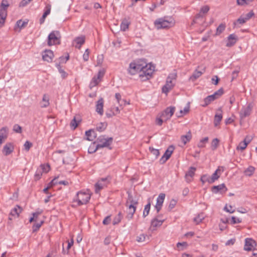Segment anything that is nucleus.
<instances>
[{"mask_svg":"<svg viewBox=\"0 0 257 257\" xmlns=\"http://www.w3.org/2000/svg\"><path fill=\"white\" fill-rule=\"evenodd\" d=\"M177 77L176 73L170 74L167 78L166 84L162 87V92L167 94L174 87Z\"/></svg>","mask_w":257,"mask_h":257,"instance_id":"39448f33","label":"nucleus"},{"mask_svg":"<svg viewBox=\"0 0 257 257\" xmlns=\"http://www.w3.org/2000/svg\"><path fill=\"white\" fill-rule=\"evenodd\" d=\"M51 12V6L50 5H47L45 7V12L42 17V18L40 19V24H42L45 22V19L46 17L50 14Z\"/></svg>","mask_w":257,"mask_h":257,"instance_id":"b1692460","label":"nucleus"},{"mask_svg":"<svg viewBox=\"0 0 257 257\" xmlns=\"http://www.w3.org/2000/svg\"><path fill=\"white\" fill-rule=\"evenodd\" d=\"M224 210L230 213H232L234 212V210L232 209V207L231 205L227 206L226 205L224 207Z\"/></svg>","mask_w":257,"mask_h":257,"instance_id":"680f3d73","label":"nucleus"},{"mask_svg":"<svg viewBox=\"0 0 257 257\" xmlns=\"http://www.w3.org/2000/svg\"><path fill=\"white\" fill-rule=\"evenodd\" d=\"M44 223V221L41 220L40 222L35 223L33 225L32 227L33 231L36 232L37 231L39 228L41 227L43 223Z\"/></svg>","mask_w":257,"mask_h":257,"instance_id":"de8ad7c7","label":"nucleus"},{"mask_svg":"<svg viewBox=\"0 0 257 257\" xmlns=\"http://www.w3.org/2000/svg\"><path fill=\"white\" fill-rule=\"evenodd\" d=\"M174 150V148L173 146H170L167 150L166 151L165 153L163 155V156L160 159V163L161 164H164L171 157L173 151Z\"/></svg>","mask_w":257,"mask_h":257,"instance_id":"9d476101","label":"nucleus"},{"mask_svg":"<svg viewBox=\"0 0 257 257\" xmlns=\"http://www.w3.org/2000/svg\"><path fill=\"white\" fill-rule=\"evenodd\" d=\"M109 183L108 178H103L99 180L95 185V192L99 193L100 190L106 186Z\"/></svg>","mask_w":257,"mask_h":257,"instance_id":"0eeeda50","label":"nucleus"},{"mask_svg":"<svg viewBox=\"0 0 257 257\" xmlns=\"http://www.w3.org/2000/svg\"><path fill=\"white\" fill-rule=\"evenodd\" d=\"M210 178L208 175H203L201 176L200 180L203 184H204L205 182H208L209 184H212L211 182Z\"/></svg>","mask_w":257,"mask_h":257,"instance_id":"a18cd8bd","label":"nucleus"},{"mask_svg":"<svg viewBox=\"0 0 257 257\" xmlns=\"http://www.w3.org/2000/svg\"><path fill=\"white\" fill-rule=\"evenodd\" d=\"M130 25V23L126 19H124L121 23L120 28V30L122 31H125L128 28Z\"/></svg>","mask_w":257,"mask_h":257,"instance_id":"c756f323","label":"nucleus"},{"mask_svg":"<svg viewBox=\"0 0 257 257\" xmlns=\"http://www.w3.org/2000/svg\"><path fill=\"white\" fill-rule=\"evenodd\" d=\"M107 126V123L105 122H100L96 127V130L99 132L104 131Z\"/></svg>","mask_w":257,"mask_h":257,"instance_id":"f704fd0d","label":"nucleus"},{"mask_svg":"<svg viewBox=\"0 0 257 257\" xmlns=\"http://www.w3.org/2000/svg\"><path fill=\"white\" fill-rule=\"evenodd\" d=\"M112 141L113 139L111 137L105 138L104 136H100L97 140L98 144L96 146L95 149L91 151V147H90L89 149H88V152L89 153L92 154L95 152L99 148L105 147L109 148V149H111V148L109 147V146L112 144Z\"/></svg>","mask_w":257,"mask_h":257,"instance_id":"7ed1b4c3","label":"nucleus"},{"mask_svg":"<svg viewBox=\"0 0 257 257\" xmlns=\"http://www.w3.org/2000/svg\"><path fill=\"white\" fill-rule=\"evenodd\" d=\"M252 1V0H237V3L238 5L243 6L248 4Z\"/></svg>","mask_w":257,"mask_h":257,"instance_id":"bf43d9fd","label":"nucleus"},{"mask_svg":"<svg viewBox=\"0 0 257 257\" xmlns=\"http://www.w3.org/2000/svg\"><path fill=\"white\" fill-rule=\"evenodd\" d=\"M24 146L25 149L26 151H28L30 150V148L32 146V144L31 142H30L29 141H27L25 142V143L24 144Z\"/></svg>","mask_w":257,"mask_h":257,"instance_id":"0e129e2a","label":"nucleus"},{"mask_svg":"<svg viewBox=\"0 0 257 257\" xmlns=\"http://www.w3.org/2000/svg\"><path fill=\"white\" fill-rule=\"evenodd\" d=\"M122 216L121 212H119L118 213V214L116 216H115L114 217V218H113V220L112 221L113 224L116 225V224H117L118 223H119L120 222V221L122 219Z\"/></svg>","mask_w":257,"mask_h":257,"instance_id":"a19ab883","label":"nucleus"},{"mask_svg":"<svg viewBox=\"0 0 257 257\" xmlns=\"http://www.w3.org/2000/svg\"><path fill=\"white\" fill-rule=\"evenodd\" d=\"M226 26L224 24H221L216 29L215 35H219L225 30Z\"/></svg>","mask_w":257,"mask_h":257,"instance_id":"4c0bfd02","label":"nucleus"},{"mask_svg":"<svg viewBox=\"0 0 257 257\" xmlns=\"http://www.w3.org/2000/svg\"><path fill=\"white\" fill-rule=\"evenodd\" d=\"M215 100L214 97L213 95H210L207 96L206 98L204 99L203 102L204 103L202 104L203 107H205L207 106L209 104H210L212 101Z\"/></svg>","mask_w":257,"mask_h":257,"instance_id":"7c9ffc66","label":"nucleus"},{"mask_svg":"<svg viewBox=\"0 0 257 257\" xmlns=\"http://www.w3.org/2000/svg\"><path fill=\"white\" fill-rule=\"evenodd\" d=\"M7 16V9L0 8V18H2V24H4Z\"/></svg>","mask_w":257,"mask_h":257,"instance_id":"2f4dec72","label":"nucleus"},{"mask_svg":"<svg viewBox=\"0 0 257 257\" xmlns=\"http://www.w3.org/2000/svg\"><path fill=\"white\" fill-rule=\"evenodd\" d=\"M246 22V21L245 19L244 18V17L241 16L240 18H239L236 22H234V25L235 26H236L238 23H239V24H243L245 23Z\"/></svg>","mask_w":257,"mask_h":257,"instance_id":"6e6d98bb","label":"nucleus"},{"mask_svg":"<svg viewBox=\"0 0 257 257\" xmlns=\"http://www.w3.org/2000/svg\"><path fill=\"white\" fill-rule=\"evenodd\" d=\"M14 150V147L12 143H7L3 147L2 153L5 156L10 155Z\"/></svg>","mask_w":257,"mask_h":257,"instance_id":"ddd939ff","label":"nucleus"},{"mask_svg":"<svg viewBox=\"0 0 257 257\" xmlns=\"http://www.w3.org/2000/svg\"><path fill=\"white\" fill-rule=\"evenodd\" d=\"M150 150L151 153L155 156L156 158H157L159 156L160 153L159 150L150 147Z\"/></svg>","mask_w":257,"mask_h":257,"instance_id":"13d9d810","label":"nucleus"},{"mask_svg":"<svg viewBox=\"0 0 257 257\" xmlns=\"http://www.w3.org/2000/svg\"><path fill=\"white\" fill-rule=\"evenodd\" d=\"M155 69V67L149 64H141L139 62H131L127 69L128 73L134 75L139 73V77L142 81H146L149 79Z\"/></svg>","mask_w":257,"mask_h":257,"instance_id":"f257e3e1","label":"nucleus"},{"mask_svg":"<svg viewBox=\"0 0 257 257\" xmlns=\"http://www.w3.org/2000/svg\"><path fill=\"white\" fill-rule=\"evenodd\" d=\"M99 82H100V80L99 79H98V78H96V77L95 76H94L92 78V79L90 83V84H89L90 88H92L95 87L99 83Z\"/></svg>","mask_w":257,"mask_h":257,"instance_id":"ea45409f","label":"nucleus"},{"mask_svg":"<svg viewBox=\"0 0 257 257\" xmlns=\"http://www.w3.org/2000/svg\"><path fill=\"white\" fill-rule=\"evenodd\" d=\"M202 74V72L196 70L190 77V79L192 81H195L196 79L200 77Z\"/></svg>","mask_w":257,"mask_h":257,"instance_id":"473e14b6","label":"nucleus"},{"mask_svg":"<svg viewBox=\"0 0 257 257\" xmlns=\"http://www.w3.org/2000/svg\"><path fill=\"white\" fill-rule=\"evenodd\" d=\"M85 37L84 36L76 37L73 41V45L77 48L80 49L81 46L85 43Z\"/></svg>","mask_w":257,"mask_h":257,"instance_id":"dca6fc26","label":"nucleus"},{"mask_svg":"<svg viewBox=\"0 0 257 257\" xmlns=\"http://www.w3.org/2000/svg\"><path fill=\"white\" fill-rule=\"evenodd\" d=\"M78 125V123L76 120L75 117H74L70 123V126L73 130L75 129Z\"/></svg>","mask_w":257,"mask_h":257,"instance_id":"69168bd1","label":"nucleus"},{"mask_svg":"<svg viewBox=\"0 0 257 257\" xmlns=\"http://www.w3.org/2000/svg\"><path fill=\"white\" fill-rule=\"evenodd\" d=\"M165 198V194L164 193H160L157 199V202L155 205V209L158 213L161 209L163 203Z\"/></svg>","mask_w":257,"mask_h":257,"instance_id":"f8f14e48","label":"nucleus"},{"mask_svg":"<svg viewBox=\"0 0 257 257\" xmlns=\"http://www.w3.org/2000/svg\"><path fill=\"white\" fill-rule=\"evenodd\" d=\"M196 169L195 167H191L188 171L186 173V177L187 178L188 177L192 178L195 174V172Z\"/></svg>","mask_w":257,"mask_h":257,"instance_id":"37998d69","label":"nucleus"},{"mask_svg":"<svg viewBox=\"0 0 257 257\" xmlns=\"http://www.w3.org/2000/svg\"><path fill=\"white\" fill-rule=\"evenodd\" d=\"M54 57L53 52L50 50H45L42 54L43 59L44 61L48 62L52 61L53 57Z\"/></svg>","mask_w":257,"mask_h":257,"instance_id":"f3484780","label":"nucleus"},{"mask_svg":"<svg viewBox=\"0 0 257 257\" xmlns=\"http://www.w3.org/2000/svg\"><path fill=\"white\" fill-rule=\"evenodd\" d=\"M42 174H43V172H42V171L41 170V169H40L39 168L38 169L36 170L35 174V179L36 180H39L41 178V177L42 175Z\"/></svg>","mask_w":257,"mask_h":257,"instance_id":"5fc2aeb1","label":"nucleus"},{"mask_svg":"<svg viewBox=\"0 0 257 257\" xmlns=\"http://www.w3.org/2000/svg\"><path fill=\"white\" fill-rule=\"evenodd\" d=\"M192 138V135L190 131H189L185 135L182 136L181 140L184 145L189 142Z\"/></svg>","mask_w":257,"mask_h":257,"instance_id":"bb28decb","label":"nucleus"},{"mask_svg":"<svg viewBox=\"0 0 257 257\" xmlns=\"http://www.w3.org/2000/svg\"><path fill=\"white\" fill-rule=\"evenodd\" d=\"M223 89L222 88H220L219 90L212 94V95H213L215 100L220 97L223 94Z\"/></svg>","mask_w":257,"mask_h":257,"instance_id":"49530a36","label":"nucleus"},{"mask_svg":"<svg viewBox=\"0 0 257 257\" xmlns=\"http://www.w3.org/2000/svg\"><path fill=\"white\" fill-rule=\"evenodd\" d=\"M128 206V213L127 215V218L128 219H131L133 218V215L136 210V206L133 205V204H130Z\"/></svg>","mask_w":257,"mask_h":257,"instance_id":"5701e85b","label":"nucleus"},{"mask_svg":"<svg viewBox=\"0 0 257 257\" xmlns=\"http://www.w3.org/2000/svg\"><path fill=\"white\" fill-rule=\"evenodd\" d=\"M86 139L90 141H93L96 137V135L94 130H90L85 132Z\"/></svg>","mask_w":257,"mask_h":257,"instance_id":"4be33fe9","label":"nucleus"},{"mask_svg":"<svg viewBox=\"0 0 257 257\" xmlns=\"http://www.w3.org/2000/svg\"><path fill=\"white\" fill-rule=\"evenodd\" d=\"M175 110V107L170 106L166 108L165 110L162 113L161 117L165 120L170 119L173 115Z\"/></svg>","mask_w":257,"mask_h":257,"instance_id":"1a4fd4ad","label":"nucleus"},{"mask_svg":"<svg viewBox=\"0 0 257 257\" xmlns=\"http://www.w3.org/2000/svg\"><path fill=\"white\" fill-rule=\"evenodd\" d=\"M255 245V242L252 239L247 238L245 239V244L244 249L247 251H250L253 249Z\"/></svg>","mask_w":257,"mask_h":257,"instance_id":"4468645a","label":"nucleus"},{"mask_svg":"<svg viewBox=\"0 0 257 257\" xmlns=\"http://www.w3.org/2000/svg\"><path fill=\"white\" fill-rule=\"evenodd\" d=\"M39 169H41L43 173H47L50 170V166L49 164L41 165Z\"/></svg>","mask_w":257,"mask_h":257,"instance_id":"603ef678","label":"nucleus"},{"mask_svg":"<svg viewBox=\"0 0 257 257\" xmlns=\"http://www.w3.org/2000/svg\"><path fill=\"white\" fill-rule=\"evenodd\" d=\"M60 35L58 31H53L48 36V44L49 46L60 43Z\"/></svg>","mask_w":257,"mask_h":257,"instance_id":"423d86ee","label":"nucleus"},{"mask_svg":"<svg viewBox=\"0 0 257 257\" xmlns=\"http://www.w3.org/2000/svg\"><path fill=\"white\" fill-rule=\"evenodd\" d=\"M204 218V215L203 213H200V214H198L197 216L195 217L194 218V221L197 224H198L200 222H201Z\"/></svg>","mask_w":257,"mask_h":257,"instance_id":"09e8293b","label":"nucleus"},{"mask_svg":"<svg viewBox=\"0 0 257 257\" xmlns=\"http://www.w3.org/2000/svg\"><path fill=\"white\" fill-rule=\"evenodd\" d=\"M219 145V140L217 138L214 139L211 143V148L212 150H215L217 149Z\"/></svg>","mask_w":257,"mask_h":257,"instance_id":"8fccbe9b","label":"nucleus"},{"mask_svg":"<svg viewBox=\"0 0 257 257\" xmlns=\"http://www.w3.org/2000/svg\"><path fill=\"white\" fill-rule=\"evenodd\" d=\"M9 6V4L8 0H3L1 4V8L7 9Z\"/></svg>","mask_w":257,"mask_h":257,"instance_id":"052dcab7","label":"nucleus"},{"mask_svg":"<svg viewBox=\"0 0 257 257\" xmlns=\"http://www.w3.org/2000/svg\"><path fill=\"white\" fill-rule=\"evenodd\" d=\"M90 197L91 195L89 191L83 192L81 191L77 193L75 198L74 199V201L77 202V204L80 206L88 203Z\"/></svg>","mask_w":257,"mask_h":257,"instance_id":"20e7f679","label":"nucleus"},{"mask_svg":"<svg viewBox=\"0 0 257 257\" xmlns=\"http://www.w3.org/2000/svg\"><path fill=\"white\" fill-rule=\"evenodd\" d=\"M222 118V114L220 113H216L214 116V123L215 126L218 125Z\"/></svg>","mask_w":257,"mask_h":257,"instance_id":"c9c22d12","label":"nucleus"},{"mask_svg":"<svg viewBox=\"0 0 257 257\" xmlns=\"http://www.w3.org/2000/svg\"><path fill=\"white\" fill-rule=\"evenodd\" d=\"M151 201L150 199H148V203L145 205V208L143 212V216L144 217H146L149 213L150 208H151Z\"/></svg>","mask_w":257,"mask_h":257,"instance_id":"72a5a7b5","label":"nucleus"},{"mask_svg":"<svg viewBox=\"0 0 257 257\" xmlns=\"http://www.w3.org/2000/svg\"><path fill=\"white\" fill-rule=\"evenodd\" d=\"M40 104L41 107L42 108H45L48 106L50 104L49 96L47 94H44L43 96L42 101Z\"/></svg>","mask_w":257,"mask_h":257,"instance_id":"a878e982","label":"nucleus"},{"mask_svg":"<svg viewBox=\"0 0 257 257\" xmlns=\"http://www.w3.org/2000/svg\"><path fill=\"white\" fill-rule=\"evenodd\" d=\"M177 201L174 199H172L169 205V209L171 210L176 206Z\"/></svg>","mask_w":257,"mask_h":257,"instance_id":"338daca9","label":"nucleus"},{"mask_svg":"<svg viewBox=\"0 0 257 257\" xmlns=\"http://www.w3.org/2000/svg\"><path fill=\"white\" fill-rule=\"evenodd\" d=\"M147 238L149 239V237L147 235L142 233L137 237L136 240L139 242H143L146 240Z\"/></svg>","mask_w":257,"mask_h":257,"instance_id":"79ce46f5","label":"nucleus"},{"mask_svg":"<svg viewBox=\"0 0 257 257\" xmlns=\"http://www.w3.org/2000/svg\"><path fill=\"white\" fill-rule=\"evenodd\" d=\"M189 109L190 105L189 103H188L183 110H180L179 113H177V117H180L183 116L189 112Z\"/></svg>","mask_w":257,"mask_h":257,"instance_id":"c85d7f7f","label":"nucleus"},{"mask_svg":"<svg viewBox=\"0 0 257 257\" xmlns=\"http://www.w3.org/2000/svg\"><path fill=\"white\" fill-rule=\"evenodd\" d=\"M175 21L172 17H164L157 19L154 22V25L157 29H167L173 27Z\"/></svg>","mask_w":257,"mask_h":257,"instance_id":"f03ea898","label":"nucleus"},{"mask_svg":"<svg viewBox=\"0 0 257 257\" xmlns=\"http://www.w3.org/2000/svg\"><path fill=\"white\" fill-rule=\"evenodd\" d=\"M129 202L131 203L130 204H133V205H134V206H135V205L138 204L137 201L134 200L132 195L130 194H128V199H127V201L126 202L127 206L128 205L127 204Z\"/></svg>","mask_w":257,"mask_h":257,"instance_id":"864d4df0","label":"nucleus"},{"mask_svg":"<svg viewBox=\"0 0 257 257\" xmlns=\"http://www.w3.org/2000/svg\"><path fill=\"white\" fill-rule=\"evenodd\" d=\"M13 131L17 133H21L22 131V127L18 124H15L13 126Z\"/></svg>","mask_w":257,"mask_h":257,"instance_id":"4d7b16f0","label":"nucleus"},{"mask_svg":"<svg viewBox=\"0 0 257 257\" xmlns=\"http://www.w3.org/2000/svg\"><path fill=\"white\" fill-rule=\"evenodd\" d=\"M251 111V106L249 104L246 107L243 108L240 112V114L242 117H245L248 116Z\"/></svg>","mask_w":257,"mask_h":257,"instance_id":"412c9836","label":"nucleus"},{"mask_svg":"<svg viewBox=\"0 0 257 257\" xmlns=\"http://www.w3.org/2000/svg\"><path fill=\"white\" fill-rule=\"evenodd\" d=\"M8 136V128L3 127L0 130V146L4 143Z\"/></svg>","mask_w":257,"mask_h":257,"instance_id":"a211bd4d","label":"nucleus"},{"mask_svg":"<svg viewBox=\"0 0 257 257\" xmlns=\"http://www.w3.org/2000/svg\"><path fill=\"white\" fill-rule=\"evenodd\" d=\"M211 190L213 193L216 194L222 190H223V192H225L227 189L224 184H221L217 186H213Z\"/></svg>","mask_w":257,"mask_h":257,"instance_id":"aec40b11","label":"nucleus"},{"mask_svg":"<svg viewBox=\"0 0 257 257\" xmlns=\"http://www.w3.org/2000/svg\"><path fill=\"white\" fill-rule=\"evenodd\" d=\"M164 221V219L160 220L157 218H155L151 221V226L154 228L161 226Z\"/></svg>","mask_w":257,"mask_h":257,"instance_id":"393cba45","label":"nucleus"},{"mask_svg":"<svg viewBox=\"0 0 257 257\" xmlns=\"http://www.w3.org/2000/svg\"><path fill=\"white\" fill-rule=\"evenodd\" d=\"M103 102L104 101L102 98H100L96 102V111L100 115H102L103 114Z\"/></svg>","mask_w":257,"mask_h":257,"instance_id":"6ab92c4d","label":"nucleus"},{"mask_svg":"<svg viewBox=\"0 0 257 257\" xmlns=\"http://www.w3.org/2000/svg\"><path fill=\"white\" fill-rule=\"evenodd\" d=\"M89 50L88 49H87L83 55V59L84 61H88V60L89 59Z\"/></svg>","mask_w":257,"mask_h":257,"instance_id":"e2e57ef3","label":"nucleus"},{"mask_svg":"<svg viewBox=\"0 0 257 257\" xmlns=\"http://www.w3.org/2000/svg\"><path fill=\"white\" fill-rule=\"evenodd\" d=\"M208 141V138L205 137L204 138L201 139L198 144V147L200 148H204L205 146V144L207 143Z\"/></svg>","mask_w":257,"mask_h":257,"instance_id":"c03bdc74","label":"nucleus"},{"mask_svg":"<svg viewBox=\"0 0 257 257\" xmlns=\"http://www.w3.org/2000/svg\"><path fill=\"white\" fill-rule=\"evenodd\" d=\"M250 140L246 141L245 138L243 141L240 142L238 146L236 147L237 150H244L247 147V145L249 143Z\"/></svg>","mask_w":257,"mask_h":257,"instance_id":"cd10ccee","label":"nucleus"},{"mask_svg":"<svg viewBox=\"0 0 257 257\" xmlns=\"http://www.w3.org/2000/svg\"><path fill=\"white\" fill-rule=\"evenodd\" d=\"M22 211V208L18 205H17L13 208L9 214V219L12 220L19 216L20 214Z\"/></svg>","mask_w":257,"mask_h":257,"instance_id":"6e6552de","label":"nucleus"},{"mask_svg":"<svg viewBox=\"0 0 257 257\" xmlns=\"http://www.w3.org/2000/svg\"><path fill=\"white\" fill-rule=\"evenodd\" d=\"M224 169V167L222 166H219L218 168L216 170L214 173L212 174L210 178L211 182L212 183H214L216 180H217L221 175V173L223 172Z\"/></svg>","mask_w":257,"mask_h":257,"instance_id":"9b49d317","label":"nucleus"},{"mask_svg":"<svg viewBox=\"0 0 257 257\" xmlns=\"http://www.w3.org/2000/svg\"><path fill=\"white\" fill-rule=\"evenodd\" d=\"M28 24V22L19 20L17 22L16 26L18 28L22 29L24 28Z\"/></svg>","mask_w":257,"mask_h":257,"instance_id":"3c124183","label":"nucleus"},{"mask_svg":"<svg viewBox=\"0 0 257 257\" xmlns=\"http://www.w3.org/2000/svg\"><path fill=\"white\" fill-rule=\"evenodd\" d=\"M238 38L234 34L229 35L227 37V42L226 46L228 47H230L233 46L237 42Z\"/></svg>","mask_w":257,"mask_h":257,"instance_id":"2eb2a0df","label":"nucleus"},{"mask_svg":"<svg viewBox=\"0 0 257 257\" xmlns=\"http://www.w3.org/2000/svg\"><path fill=\"white\" fill-rule=\"evenodd\" d=\"M255 168L253 166H249L244 171V173L246 176H251L254 173Z\"/></svg>","mask_w":257,"mask_h":257,"instance_id":"58836bf2","label":"nucleus"},{"mask_svg":"<svg viewBox=\"0 0 257 257\" xmlns=\"http://www.w3.org/2000/svg\"><path fill=\"white\" fill-rule=\"evenodd\" d=\"M56 67L58 70L59 72L61 74V77L63 78H65L67 77V74L66 72L62 68L60 64H56Z\"/></svg>","mask_w":257,"mask_h":257,"instance_id":"e433bc0d","label":"nucleus"},{"mask_svg":"<svg viewBox=\"0 0 257 257\" xmlns=\"http://www.w3.org/2000/svg\"><path fill=\"white\" fill-rule=\"evenodd\" d=\"M209 10V7L208 6H205L201 8L200 13L201 14H206Z\"/></svg>","mask_w":257,"mask_h":257,"instance_id":"774afa93","label":"nucleus"}]
</instances>
